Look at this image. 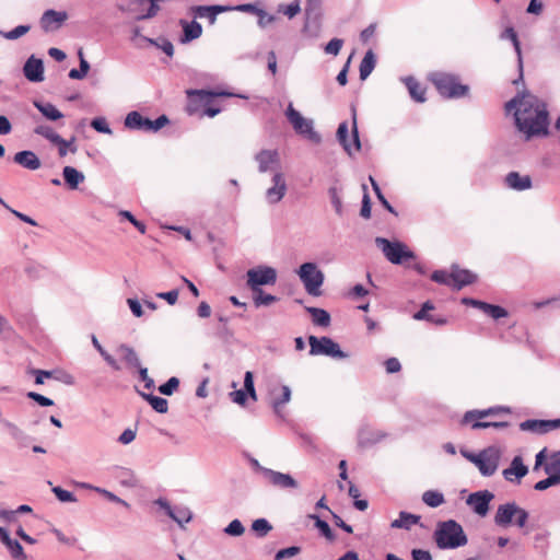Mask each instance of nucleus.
Returning <instances> with one entry per match:
<instances>
[{
  "instance_id": "obj_1",
  "label": "nucleus",
  "mask_w": 560,
  "mask_h": 560,
  "mask_svg": "<svg viewBox=\"0 0 560 560\" xmlns=\"http://www.w3.org/2000/svg\"><path fill=\"white\" fill-rule=\"evenodd\" d=\"M506 113H513L515 126L529 140L548 132V110L546 104L530 93H517L505 104Z\"/></svg>"
},
{
  "instance_id": "obj_2",
  "label": "nucleus",
  "mask_w": 560,
  "mask_h": 560,
  "mask_svg": "<svg viewBox=\"0 0 560 560\" xmlns=\"http://www.w3.org/2000/svg\"><path fill=\"white\" fill-rule=\"evenodd\" d=\"M434 540L440 549H456L467 544V536L454 520L440 522L434 530Z\"/></svg>"
},
{
  "instance_id": "obj_3",
  "label": "nucleus",
  "mask_w": 560,
  "mask_h": 560,
  "mask_svg": "<svg viewBox=\"0 0 560 560\" xmlns=\"http://www.w3.org/2000/svg\"><path fill=\"white\" fill-rule=\"evenodd\" d=\"M429 80L445 98H460L469 92V86L462 84L459 78L453 73L435 71L429 74Z\"/></svg>"
},
{
  "instance_id": "obj_4",
  "label": "nucleus",
  "mask_w": 560,
  "mask_h": 560,
  "mask_svg": "<svg viewBox=\"0 0 560 560\" xmlns=\"http://www.w3.org/2000/svg\"><path fill=\"white\" fill-rule=\"evenodd\" d=\"M528 517L529 514L525 509L518 506L515 502H506L498 506L494 515V524L503 528L509 527L512 524L518 528H523L526 525Z\"/></svg>"
},
{
  "instance_id": "obj_5",
  "label": "nucleus",
  "mask_w": 560,
  "mask_h": 560,
  "mask_svg": "<svg viewBox=\"0 0 560 560\" xmlns=\"http://www.w3.org/2000/svg\"><path fill=\"white\" fill-rule=\"evenodd\" d=\"M375 244L382 250L386 259L394 265H401L416 257L415 253L399 241H389L378 236L375 238Z\"/></svg>"
},
{
  "instance_id": "obj_6",
  "label": "nucleus",
  "mask_w": 560,
  "mask_h": 560,
  "mask_svg": "<svg viewBox=\"0 0 560 560\" xmlns=\"http://www.w3.org/2000/svg\"><path fill=\"white\" fill-rule=\"evenodd\" d=\"M296 273L310 295L319 296L322 294L320 287L324 283L325 276L315 262L302 264Z\"/></svg>"
},
{
  "instance_id": "obj_7",
  "label": "nucleus",
  "mask_w": 560,
  "mask_h": 560,
  "mask_svg": "<svg viewBox=\"0 0 560 560\" xmlns=\"http://www.w3.org/2000/svg\"><path fill=\"white\" fill-rule=\"evenodd\" d=\"M502 452L498 446L491 445L478 453V457L471 458V463L483 477L493 476L500 464Z\"/></svg>"
},
{
  "instance_id": "obj_8",
  "label": "nucleus",
  "mask_w": 560,
  "mask_h": 560,
  "mask_svg": "<svg viewBox=\"0 0 560 560\" xmlns=\"http://www.w3.org/2000/svg\"><path fill=\"white\" fill-rule=\"evenodd\" d=\"M285 117L289 120V122L292 125L295 132L299 135L304 136L308 140L319 143L322 138L319 133H317L314 130V122L312 119L305 118L301 115L300 112H298L292 103L289 104L287 110H285Z\"/></svg>"
},
{
  "instance_id": "obj_9",
  "label": "nucleus",
  "mask_w": 560,
  "mask_h": 560,
  "mask_svg": "<svg viewBox=\"0 0 560 560\" xmlns=\"http://www.w3.org/2000/svg\"><path fill=\"white\" fill-rule=\"evenodd\" d=\"M311 355H327L335 359H346L348 353L340 349V346L329 337H308Z\"/></svg>"
},
{
  "instance_id": "obj_10",
  "label": "nucleus",
  "mask_w": 560,
  "mask_h": 560,
  "mask_svg": "<svg viewBox=\"0 0 560 560\" xmlns=\"http://www.w3.org/2000/svg\"><path fill=\"white\" fill-rule=\"evenodd\" d=\"M351 135L352 141H349V127L347 121L341 122L338 126L336 137L343 150L352 155L353 152H358L361 150V142L359 138L358 124H357V114L355 109L352 108V126H351Z\"/></svg>"
},
{
  "instance_id": "obj_11",
  "label": "nucleus",
  "mask_w": 560,
  "mask_h": 560,
  "mask_svg": "<svg viewBox=\"0 0 560 560\" xmlns=\"http://www.w3.org/2000/svg\"><path fill=\"white\" fill-rule=\"evenodd\" d=\"M246 284L252 291H258L262 285H273L277 282V270L269 266H258L246 272Z\"/></svg>"
},
{
  "instance_id": "obj_12",
  "label": "nucleus",
  "mask_w": 560,
  "mask_h": 560,
  "mask_svg": "<svg viewBox=\"0 0 560 560\" xmlns=\"http://www.w3.org/2000/svg\"><path fill=\"white\" fill-rule=\"evenodd\" d=\"M494 499V494L489 490H480L468 495L466 503L471 508L474 513L485 517L489 512L490 502Z\"/></svg>"
},
{
  "instance_id": "obj_13",
  "label": "nucleus",
  "mask_w": 560,
  "mask_h": 560,
  "mask_svg": "<svg viewBox=\"0 0 560 560\" xmlns=\"http://www.w3.org/2000/svg\"><path fill=\"white\" fill-rule=\"evenodd\" d=\"M155 504L162 509L165 514L171 517L173 521H175L180 527L184 526V524L190 522L192 518V513L188 508L185 506H172L167 500L165 499H158L155 501Z\"/></svg>"
},
{
  "instance_id": "obj_14",
  "label": "nucleus",
  "mask_w": 560,
  "mask_h": 560,
  "mask_svg": "<svg viewBox=\"0 0 560 560\" xmlns=\"http://www.w3.org/2000/svg\"><path fill=\"white\" fill-rule=\"evenodd\" d=\"M67 20L68 13L66 11L48 9L42 14L39 25L45 33H50L59 30Z\"/></svg>"
},
{
  "instance_id": "obj_15",
  "label": "nucleus",
  "mask_w": 560,
  "mask_h": 560,
  "mask_svg": "<svg viewBox=\"0 0 560 560\" xmlns=\"http://www.w3.org/2000/svg\"><path fill=\"white\" fill-rule=\"evenodd\" d=\"M259 173L280 172V159L277 150H261L255 154Z\"/></svg>"
},
{
  "instance_id": "obj_16",
  "label": "nucleus",
  "mask_w": 560,
  "mask_h": 560,
  "mask_svg": "<svg viewBox=\"0 0 560 560\" xmlns=\"http://www.w3.org/2000/svg\"><path fill=\"white\" fill-rule=\"evenodd\" d=\"M265 480L272 487L278 489H295L298 488V481L290 475L273 469L264 470Z\"/></svg>"
},
{
  "instance_id": "obj_17",
  "label": "nucleus",
  "mask_w": 560,
  "mask_h": 560,
  "mask_svg": "<svg viewBox=\"0 0 560 560\" xmlns=\"http://www.w3.org/2000/svg\"><path fill=\"white\" fill-rule=\"evenodd\" d=\"M272 186L266 190V199L268 203L276 205L282 200L287 194V183L284 175L281 172H276L272 175Z\"/></svg>"
},
{
  "instance_id": "obj_18",
  "label": "nucleus",
  "mask_w": 560,
  "mask_h": 560,
  "mask_svg": "<svg viewBox=\"0 0 560 560\" xmlns=\"http://www.w3.org/2000/svg\"><path fill=\"white\" fill-rule=\"evenodd\" d=\"M1 425L8 432L10 438L15 442L18 448H24V447L30 446V444L33 440L32 436L28 435L18 424H15L14 422H12L8 419H2Z\"/></svg>"
},
{
  "instance_id": "obj_19",
  "label": "nucleus",
  "mask_w": 560,
  "mask_h": 560,
  "mask_svg": "<svg viewBox=\"0 0 560 560\" xmlns=\"http://www.w3.org/2000/svg\"><path fill=\"white\" fill-rule=\"evenodd\" d=\"M500 413H511V408L505 407V406H494V407H490V408L482 409V410H478V409L469 410V411L465 412V415L462 419V423L469 424L470 422H472L475 420H481L486 417L497 416Z\"/></svg>"
},
{
  "instance_id": "obj_20",
  "label": "nucleus",
  "mask_w": 560,
  "mask_h": 560,
  "mask_svg": "<svg viewBox=\"0 0 560 560\" xmlns=\"http://www.w3.org/2000/svg\"><path fill=\"white\" fill-rule=\"evenodd\" d=\"M504 184L508 188L515 191H524L533 187L532 177L529 175H522L516 171H512L505 175Z\"/></svg>"
},
{
  "instance_id": "obj_21",
  "label": "nucleus",
  "mask_w": 560,
  "mask_h": 560,
  "mask_svg": "<svg viewBox=\"0 0 560 560\" xmlns=\"http://www.w3.org/2000/svg\"><path fill=\"white\" fill-rule=\"evenodd\" d=\"M25 78L31 82H42L44 80V63L42 59L31 56L23 67Z\"/></svg>"
},
{
  "instance_id": "obj_22",
  "label": "nucleus",
  "mask_w": 560,
  "mask_h": 560,
  "mask_svg": "<svg viewBox=\"0 0 560 560\" xmlns=\"http://www.w3.org/2000/svg\"><path fill=\"white\" fill-rule=\"evenodd\" d=\"M281 394L277 395V388L270 390L271 401L270 405L278 417H283L282 408L291 400V388L288 385L279 387Z\"/></svg>"
},
{
  "instance_id": "obj_23",
  "label": "nucleus",
  "mask_w": 560,
  "mask_h": 560,
  "mask_svg": "<svg viewBox=\"0 0 560 560\" xmlns=\"http://www.w3.org/2000/svg\"><path fill=\"white\" fill-rule=\"evenodd\" d=\"M452 277V288L455 290H460L462 288L471 284L476 281V275L467 269H460L458 266L454 265L451 269Z\"/></svg>"
},
{
  "instance_id": "obj_24",
  "label": "nucleus",
  "mask_w": 560,
  "mask_h": 560,
  "mask_svg": "<svg viewBox=\"0 0 560 560\" xmlns=\"http://www.w3.org/2000/svg\"><path fill=\"white\" fill-rule=\"evenodd\" d=\"M528 472L527 466L524 465L523 458L521 456H515L509 468H505L502 471V475L505 480L513 481V476H515L516 481L520 482V480L525 477Z\"/></svg>"
},
{
  "instance_id": "obj_25",
  "label": "nucleus",
  "mask_w": 560,
  "mask_h": 560,
  "mask_svg": "<svg viewBox=\"0 0 560 560\" xmlns=\"http://www.w3.org/2000/svg\"><path fill=\"white\" fill-rule=\"evenodd\" d=\"M13 161L30 171H36L42 165L36 153L30 150H23L15 153Z\"/></svg>"
},
{
  "instance_id": "obj_26",
  "label": "nucleus",
  "mask_w": 560,
  "mask_h": 560,
  "mask_svg": "<svg viewBox=\"0 0 560 560\" xmlns=\"http://www.w3.org/2000/svg\"><path fill=\"white\" fill-rule=\"evenodd\" d=\"M125 126L133 130L151 131V119L133 110L126 116Z\"/></svg>"
},
{
  "instance_id": "obj_27",
  "label": "nucleus",
  "mask_w": 560,
  "mask_h": 560,
  "mask_svg": "<svg viewBox=\"0 0 560 560\" xmlns=\"http://www.w3.org/2000/svg\"><path fill=\"white\" fill-rule=\"evenodd\" d=\"M501 38L503 39H510L513 44V47L515 49V52L517 55V61H518V69H520V78L514 80V84H517L518 81L523 80V60H522V50H521V44L517 38V34L514 31L513 27H508L502 34Z\"/></svg>"
},
{
  "instance_id": "obj_28",
  "label": "nucleus",
  "mask_w": 560,
  "mask_h": 560,
  "mask_svg": "<svg viewBox=\"0 0 560 560\" xmlns=\"http://www.w3.org/2000/svg\"><path fill=\"white\" fill-rule=\"evenodd\" d=\"M401 81L405 83L410 97L415 102H425V89L413 77H405L401 79Z\"/></svg>"
},
{
  "instance_id": "obj_29",
  "label": "nucleus",
  "mask_w": 560,
  "mask_h": 560,
  "mask_svg": "<svg viewBox=\"0 0 560 560\" xmlns=\"http://www.w3.org/2000/svg\"><path fill=\"white\" fill-rule=\"evenodd\" d=\"M186 93L190 102H199L203 104H208L215 96H232V93L212 92L207 90H188Z\"/></svg>"
},
{
  "instance_id": "obj_30",
  "label": "nucleus",
  "mask_w": 560,
  "mask_h": 560,
  "mask_svg": "<svg viewBox=\"0 0 560 560\" xmlns=\"http://www.w3.org/2000/svg\"><path fill=\"white\" fill-rule=\"evenodd\" d=\"M0 541L8 548L13 558L23 556V547L16 540L10 537L9 532L0 526Z\"/></svg>"
},
{
  "instance_id": "obj_31",
  "label": "nucleus",
  "mask_w": 560,
  "mask_h": 560,
  "mask_svg": "<svg viewBox=\"0 0 560 560\" xmlns=\"http://www.w3.org/2000/svg\"><path fill=\"white\" fill-rule=\"evenodd\" d=\"M62 176L65 183L72 190L77 189L85 179L84 174L72 166H65L62 170Z\"/></svg>"
},
{
  "instance_id": "obj_32",
  "label": "nucleus",
  "mask_w": 560,
  "mask_h": 560,
  "mask_svg": "<svg viewBox=\"0 0 560 560\" xmlns=\"http://www.w3.org/2000/svg\"><path fill=\"white\" fill-rule=\"evenodd\" d=\"M34 106L47 120L56 121L63 117V114L51 103L35 101Z\"/></svg>"
},
{
  "instance_id": "obj_33",
  "label": "nucleus",
  "mask_w": 560,
  "mask_h": 560,
  "mask_svg": "<svg viewBox=\"0 0 560 560\" xmlns=\"http://www.w3.org/2000/svg\"><path fill=\"white\" fill-rule=\"evenodd\" d=\"M385 438V433L381 431H371L363 429L359 432L358 443L362 447H368L381 442Z\"/></svg>"
},
{
  "instance_id": "obj_34",
  "label": "nucleus",
  "mask_w": 560,
  "mask_h": 560,
  "mask_svg": "<svg viewBox=\"0 0 560 560\" xmlns=\"http://www.w3.org/2000/svg\"><path fill=\"white\" fill-rule=\"evenodd\" d=\"M180 24L184 30V37L182 38V43H188L201 36L202 26L198 22H186L182 20Z\"/></svg>"
},
{
  "instance_id": "obj_35",
  "label": "nucleus",
  "mask_w": 560,
  "mask_h": 560,
  "mask_svg": "<svg viewBox=\"0 0 560 560\" xmlns=\"http://www.w3.org/2000/svg\"><path fill=\"white\" fill-rule=\"evenodd\" d=\"M376 66V57L374 52L370 49L365 52L363 59L360 62L359 72L360 79L362 81L366 80L368 77L372 73Z\"/></svg>"
},
{
  "instance_id": "obj_36",
  "label": "nucleus",
  "mask_w": 560,
  "mask_h": 560,
  "mask_svg": "<svg viewBox=\"0 0 560 560\" xmlns=\"http://www.w3.org/2000/svg\"><path fill=\"white\" fill-rule=\"evenodd\" d=\"M226 10L228 8L222 5H199L195 8V13L198 18H208L210 23L213 24L217 15Z\"/></svg>"
},
{
  "instance_id": "obj_37",
  "label": "nucleus",
  "mask_w": 560,
  "mask_h": 560,
  "mask_svg": "<svg viewBox=\"0 0 560 560\" xmlns=\"http://www.w3.org/2000/svg\"><path fill=\"white\" fill-rule=\"evenodd\" d=\"M420 522V516L408 512H400L398 518L392 522L393 528L410 529Z\"/></svg>"
},
{
  "instance_id": "obj_38",
  "label": "nucleus",
  "mask_w": 560,
  "mask_h": 560,
  "mask_svg": "<svg viewBox=\"0 0 560 560\" xmlns=\"http://www.w3.org/2000/svg\"><path fill=\"white\" fill-rule=\"evenodd\" d=\"M117 352H119L122 355V359L129 366L140 368L141 362L133 348L126 343H121L118 346Z\"/></svg>"
},
{
  "instance_id": "obj_39",
  "label": "nucleus",
  "mask_w": 560,
  "mask_h": 560,
  "mask_svg": "<svg viewBox=\"0 0 560 560\" xmlns=\"http://www.w3.org/2000/svg\"><path fill=\"white\" fill-rule=\"evenodd\" d=\"M306 311L311 314L312 320L315 325L320 327L329 326L330 315L327 311L318 307H306Z\"/></svg>"
},
{
  "instance_id": "obj_40",
  "label": "nucleus",
  "mask_w": 560,
  "mask_h": 560,
  "mask_svg": "<svg viewBox=\"0 0 560 560\" xmlns=\"http://www.w3.org/2000/svg\"><path fill=\"white\" fill-rule=\"evenodd\" d=\"M140 395L151 405V407L159 413H166L168 410V402L165 398L154 396L152 394L140 393Z\"/></svg>"
},
{
  "instance_id": "obj_41",
  "label": "nucleus",
  "mask_w": 560,
  "mask_h": 560,
  "mask_svg": "<svg viewBox=\"0 0 560 560\" xmlns=\"http://www.w3.org/2000/svg\"><path fill=\"white\" fill-rule=\"evenodd\" d=\"M79 59H80V68L79 69H71L69 71V78L73 80H82L86 77L89 70H90V63L84 58L82 49L78 51Z\"/></svg>"
},
{
  "instance_id": "obj_42",
  "label": "nucleus",
  "mask_w": 560,
  "mask_h": 560,
  "mask_svg": "<svg viewBox=\"0 0 560 560\" xmlns=\"http://www.w3.org/2000/svg\"><path fill=\"white\" fill-rule=\"evenodd\" d=\"M522 431H528L538 434H545V420L540 419H528L520 423Z\"/></svg>"
},
{
  "instance_id": "obj_43",
  "label": "nucleus",
  "mask_w": 560,
  "mask_h": 560,
  "mask_svg": "<svg viewBox=\"0 0 560 560\" xmlns=\"http://www.w3.org/2000/svg\"><path fill=\"white\" fill-rule=\"evenodd\" d=\"M34 132L48 141H50L52 144L55 142H61V137L59 133H57L50 126L48 125H38L35 127Z\"/></svg>"
},
{
  "instance_id": "obj_44",
  "label": "nucleus",
  "mask_w": 560,
  "mask_h": 560,
  "mask_svg": "<svg viewBox=\"0 0 560 560\" xmlns=\"http://www.w3.org/2000/svg\"><path fill=\"white\" fill-rule=\"evenodd\" d=\"M142 40L147 42L150 45L156 46L163 52H165L168 57H172L174 55V46L166 38H156V39H154V38H150V37H142Z\"/></svg>"
},
{
  "instance_id": "obj_45",
  "label": "nucleus",
  "mask_w": 560,
  "mask_h": 560,
  "mask_svg": "<svg viewBox=\"0 0 560 560\" xmlns=\"http://www.w3.org/2000/svg\"><path fill=\"white\" fill-rule=\"evenodd\" d=\"M252 292L254 294L253 301L256 307L269 306L278 300L276 295L265 293L261 289Z\"/></svg>"
},
{
  "instance_id": "obj_46",
  "label": "nucleus",
  "mask_w": 560,
  "mask_h": 560,
  "mask_svg": "<svg viewBox=\"0 0 560 560\" xmlns=\"http://www.w3.org/2000/svg\"><path fill=\"white\" fill-rule=\"evenodd\" d=\"M422 501L430 508H438L444 503V495L435 490H428L422 494Z\"/></svg>"
},
{
  "instance_id": "obj_47",
  "label": "nucleus",
  "mask_w": 560,
  "mask_h": 560,
  "mask_svg": "<svg viewBox=\"0 0 560 560\" xmlns=\"http://www.w3.org/2000/svg\"><path fill=\"white\" fill-rule=\"evenodd\" d=\"M546 474H559L560 475V452H553L548 462L544 466Z\"/></svg>"
},
{
  "instance_id": "obj_48",
  "label": "nucleus",
  "mask_w": 560,
  "mask_h": 560,
  "mask_svg": "<svg viewBox=\"0 0 560 560\" xmlns=\"http://www.w3.org/2000/svg\"><path fill=\"white\" fill-rule=\"evenodd\" d=\"M548 477L535 483L534 489L537 491H544L548 488L560 483L559 474H547Z\"/></svg>"
},
{
  "instance_id": "obj_49",
  "label": "nucleus",
  "mask_w": 560,
  "mask_h": 560,
  "mask_svg": "<svg viewBox=\"0 0 560 560\" xmlns=\"http://www.w3.org/2000/svg\"><path fill=\"white\" fill-rule=\"evenodd\" d=\"M471 429L479 430V429H487V428H494V429H505L509 427V422L506 421H480L475 420L470 422Z\"/></svg>"
},
{
  "instance_id": "obj_50",
  "label": "nucleus",
  "mask_w": 560,
  "mask_h": 560,
  "mask_svg": "<svg viewBox=\"0 0 560 560\" xmlns=\"http://www.w3.org/2000/svg\"><path fill=\"white\" fill-rule=\"evenodd\" d=\"M278 12L283 13L289 19H293L301 12L300 0H294L289 4H280L278 7Z\"/></svg>"
},
{
  "instance_id": "obj_51",
  "label": "nucleus",
  "mask_w": 560,
  "mask_h": 560,
  "mask_svg": "<svg viewBox=\"0 0 560 560\" xmlns=\"http://www.w3.org/2000/svg\"><path fill=\"white\" fill-rule=\"evenodd\" d=\"M252 529L257 536L265 537L272 529V526L266 518H257L253 522Z\"/></svg>"
},
{
  "instance_id": "obj_52",
  "label": "nucleus",
  "mask_w": 560,
  "mask_h": 560,
  "mask_svg": "<svg viewBox=\"0 0 560 560\" xmlns=\"http://www.w3.org/2000/svg\"><path fill=\"white\" fill-rule=\"evenodd\" d=\"M370 182H371V185L373 187V190L377 197V199L380 200V202L382 203V206L388 210L390 213L393 214H397V212L395 211V209L392 207V205L387 201V199L384 197L378 184L376 183V180L370 176Z\"/></svg>"
},
{
  "instance_id": "obj_53",
  "label": "nucleus",
  "mask_w": 560,
  "mask_h": 560,
  "mask_svg": "<svg viewBox=\"0 0 560 560\" xmlns=\"http://www.w3.org/2000/svg\"><path fill=\"white\" fill-rule=\"evenodd\" d=\"M311 518L315 520V526L325 538L328 540L334 539L332 530L326 521L320 520L317 515H311Z\"/></svg>"
},
{
  "instance_id": "obj_54",
  "label": "nucleus",
  "mask_w": 560,
  "mask_h": 560,
  "mask_svg": "<svg viewBox=\"0 0 560 560\" xmlns=\"http://www.w3.org/2000/svg\"><path fill=\"white\" fill-rule=\"evenodd\" d=\"M179 386V380L175 376L168 378L164 384L159 386L162 395L171 396Z\"/></svg>"
},
{
  "instance_id": "obj_55",
  "label": "nucleus",
  "mask_w": 560,
  "mask_h": 560,
  "mask_svg": "<svg viewBox=\"0 0 560 560\" xmlns=\"http://www.w3.org/2000/svg\"><path fill=\"white\" fill-rule=\"evenodd\" d=\"M244 390L246 392V396L248 395L253 400H257L254 376L250 371H247L244 375Z\"/></svg>"
},
{
  "instance_id": "obj_56",
  "label": "nucleus",
  "mask_w": 560,
  "mask_h": 560,
  "mask_svg": "<svg viewBox=\"0 0 560 560\" xmlns=\"http://www.w3.org/2000/svg\"><path fill=\"white\" fill-rule=\"evenodd\" d=\"M74 140H75L74 137H72L69 141L61 138V142L54 143L58 147L59 156L63 158L68 154L69 151L72 153H74L77 151V148L72 145Z\"/></svg>"
},
{
  "instance_id": "obj_57",
  "label": "nucleus",
  "mask_w": 560,
  "mask_h": 560,
  "mask_svg": "<svg viewBox=\"0 0 560 560\" xmlns=\"http://www.w3.org/2000/svg\"><path fill=\"white\" fill-rule=\"evenodd\" d=\"M119 477L121 478V483L124 486H127V487H137L138 486V479H137L135 472L129 468H121Z\"/></svg>"
},
{
  "instance_id": "obj_58",
  "label": "nucleus",
  "mask_w": 560,
  "mask_h": 560,
  "mask_svg": "<svg viewBox=\"0 0 560 560\" xmlns=\"http://www.w3.org/2000/svg\"><path fill=\"white\" fill-rule=\"evenodd\" d=\"M30 25H19L9 32H2L1 35L5 39L14 40L25 35L30 31Z\"/></svg>"
},
{
  "instance_id": "obj_59",
  "label": "nucleus",
  "mask_w": 560,
  "mask_h": 560,
  "mask_svg": "<svg viewBox=\"0 0 560 560\" xmlns=\"http://www.w3.org/2000/svg\"><path fill=\"white\" fill-rule=\"evenodd\" d=\"M330 202L335 208L337 214H342V201L337 187H330L328 189Z\"/></svg>"
},
{
  "instance_id": "obj_60",
  "label": "nucleus",
  "mask_w": 560,
  "mask_h": 560,
  "mask_svg": "<svg viewBox=\"0 0 560 560\" xmlns=\"http://www.w3.org/2000/svg\"><path fill=\"white\" fill-rule=\"evenodd\" d=\"M245 532V528L240 520H233L225 528L224 533L230 536H241Z\"/></svg>"
},
{
  "instance_id": "obj_61",
  "label": "nucleus",
  "mask_w": 560,
  "mask_h": 560,
  "mask_svg": "<svg viewBox=\"0 0 560 560\" xmlns=\"http://www.w3.org/2000/svg\"><path fill=\"white\" fill-rule=\"evenodd\" d=\"M431 279H432V281H434L436 283L452 287L451 272H447L445 270H435V271H433L432 275H431Z\"/></svg>"
},
{
  "instance_id": "obj_62",
  "label": "nucleus",
  "mask_w": 560,
  "mask_h": 560,
  "mask_svg": "<svg viewBox=\"0 0 560 560\" xmlns=\"http://www.w3.org/2000/svg\"><path fill=\"white\" fill-rule=\"evenodd\" d=\"M343 46V39L332 38L324 47V51L327 55L337 56Z\"/></svg>"
},
{
  "instance_id": "obj_63",
  "label": "nucleus",
  "mask_w": 560,
  "mask_h": 560,
  "mask_svg": "<svg viewBox=\"0 0 560 560\" xmlns=\"http://www.w3.org/2000/svg\"><path fill=\"white\" fill-rule=\"evenodd\" d=\"M91 127L101 133H105V135L112 133V129L109 128V126L104 117L94 118L91 121Z\"/></svg>"
},
{
  "instance_id": "obj_64",
  "label": "nucleus",
  "mask_w": 560,
  "mask_h": 560,
  "mask_svg": "<svg viewBox=\"0 0 560 560\" xmlns=\"http://www.w3.org/2000/svg\"><path fill=\"white\" fill-rule=\"evenodd\" d=\"M52 492L57 497V499L61 502H75L77 498L74 494L68 490L62 489L61 487H54Z\"/></svg>"
}]
</instances>
